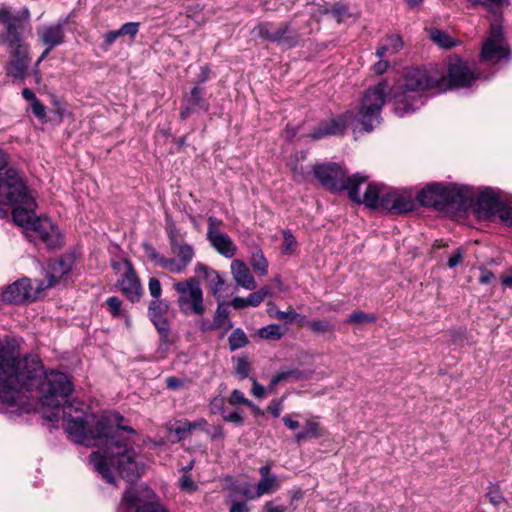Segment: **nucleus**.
Here are the masks:
<instances>
[{
    "label": "nucleus",
    "instance_id": "1",
    "mask_svg": "<svg viewBox=\"0 0 512 512\" xmlns=\"http://www.w3.org/2000/svg\"><path fill=\"white\" fill-rule=\"evenodd\" d=\"M27 358L37 359L39 375L37 383L29 385L28 379H26L27 369H20V373L23 375L21 377L23 385L19 389V396L23 390L39 388L42 405L54 410L51 415L46 416L49 421L58 420L60 407L63 406L64 429L73 442L87 447L105 446L103 453L95 451L90 455V462L108 483H115L111 468L116 469L119 475L128 482L138 479L142 475L144 467L138 461V455L129 439H123L120 435L121 431L134 434L135 430L129 426L112 425L106 417L99 418L94 427H91L84 405L80 402L68 401V396L73 391V385L68 376L59 371H51L44 375L39 357L28 356Z\"/></svg>",
    "mask_w": 512,
    "mask_h": 512
},
{
    "label": "nucleus",
    "instance_id": "2",
    "mask_svg": "<svg viewBox=\"0 0 512 512\" xmlns=\"http://www.w3.org/2000/svg\"><path fill=\"white\" fill-rule=\"evenodd\" d=\"M476 78L475 72L459 57L449 60L447 74L436 65L407 69L403 83L393 93L395 112L402 116L414 111L422 104L420 93L423 91L469 87Z\"/></svg>",
    "mask_w": 512,
    "mask_h": 512
},
{
    "label": "nucleus",
    "instance_id": "3",
    "mask_svg": "<svg viewBox=\"0 0 512 512\" xmlns=\"http://www.w3.org/2000/svg\"><path fill=\"white\" fill-rule=\"evenodd\" d=\"M389 86L382 81L370 88L364 94L359 110L356 114L351 111L322 123L309 136L319 140L327 136L344 134L346 127L356 121L364 130L371 131L381 121V110L388 95Z\"/></svg>",
    "mask_w": 512,
    "mask_h": 512
},
{
    "label": "nucleus",
    "instance_id": "4",
    "mask_svg": "<svg viewBox=\"0 0 512 512\" xmlns=\"http://www.w3.org/2000/svg\"><path fill=\"white\" fill-rule=\"evenodd\" d=\"M27 369L29 385L37 383L39 365L36 358L18 359L7 349L0 348V402L13 406L19 400V389L23 385L20 369Z\"/></svg>",
    "mask_w": 512,
    "mask_h": 512
},
{
    "label": "nucleus",
    "instance_id": "5",
    "mask_svg": "<svg viewBox=\"0 0 512 512\" xmlns=\"http://www.w3.org/2000/svg\"><path fill=\"white\" fill-rule=\"evenodd\" d=\"M418 201L424 206H431L438 210L464 209L471 205L473 193L470 188L440 183L427 185L417 195Z\"/></svg>",
    "mask_w": 512,
    "mask_h": 512
},
{
    "label": "nucleus",
    "instance_id": "6",
    "mask_svg": "<svg viewBox=\"0 0 512 512\" xmlns=\"http://www.w3.org/2000/svg\"><path fill=\"white\" fill-rule=\"evenodd\" d=\"M178 294L177 305L185 316H202L206 312L204 292L197 277H190L174 283Z\"/></svg>",
    "mask_w": 512,
    "mask_h": 512
},
{
    "label": "nucleus",
    "instance_id": "7",
    "mask_svg": "<svg viewBox=\"0 0 512 512\" xmlns=\"http://www.w3.org/2000/svg\"><path fill=\"white\" fill-rule=\"evenodd\" d=\"M0 43L5 45L9 52V60L5 67L7 76L14 81H23L31 63L29 46L24 43V35L16 37L15 40Z\"/></svg>",
    "mask_w": 512,
    "mask_h": 512
},
{
    "label": "nucleus",
    "instance_id": "8",
    "mask_svg": "<svg viewBox=\"0 0 512 512\" xmlns=\"http://www.w3.org/2000/svg\"><path fill=\"white\" fill-rule=\"evenodd\" d=\"M121 508H125L127 512L132 508H136L135 512H168L148 487L139 490L129 487L123 494Z\"/></svg>",
    "mask_w": 512,
    "mask_h": 512
},
{
    "label": "nucleus",
    "instance_id": "9",
    "mask_svg": "<svg viewBox=\"0 0 512 512\" xmlns=\"http://www.w3.org/2000/svg\"><path fill=\"white\" fill-rule=\"evenodd\" d=\"M313 170L321 185L332 192L349 190L352 184L351 177L336 163L315 165Z\"/></svg>",
    "mask_w": 512,
    "mask_h": 512
},
{
    "label": "nucleus",
    "instance_id": "10",
    "mask_svg": "<svg viewBox=\"0 0 512 512\" xmlns=\"http://www.w3.org/2000/svg\"><path fill=\"white\" fill-rule=\"evenodd\" d=\"M368 177L360 173L351 176V186H349L348 197L357 204H364L371 209H379V203L384 184L370 183L367 185L363 194L359 191V185L365 183Z\"/></svg>",
    "mask_w": 512,
    "mask_h": 512
},
{
    "label": "nucleus",
    "instance_id": "11",
    "mask_svg": "<svg viewBox=\"0 0 512 512\" xmlns=\"http://www.w3.org/2000/svg\"><path fill=\"white\" fill-rule=\"evenodd\" d=\"M26 236L31 240H40L50 250L59 249L63 244L58 227L47 217L35 218L27 227Z\"/></svg>",
    "mask_w": 512,
    "mask_h": 512
},
{
    "label": "nucleus",
    "instance_id": "12",
    "mask_svg": "<svg viewBox=\"0 0 512 512\" xmlns=\"http://www.w3.org/2000/svg\"><path fill=\"white\" fill-rule=\"evenodd\" d=\"M23 194V197H19L20 200H15L14 202H0V204L14 207L12 212L13 221L15 222V224L22 227L26 234L27 227L31 225L35 218H37V216L34 213L36 202L34 198L30 195L25 183Z\"/></svg>",
    "mask_w": 512,
    "mask_h": 512
},
{
    "label": "nucleus",
    "instance_id": "13",
    "mask_svg": "<svg viewBox=\"0 0 512 512\" xmlns=\"http://www.w3.org/2000/svg\"><path fill=\"white\" fill-rule=\"evenodd\" d=\"M221 223L215 217L208 218L207 239L219 254L232 258L236 254L237 246L228 234L219 230Z\"/></svg>",
    "mask_w": 512,
    "mask_h": 512
},
{
    "label": "nucleus",
    "instance_id": "14",
    "mask_svg": "<svg viewBox=\"0 0 512 512\" xmlns=\"http://www.w3.org/2000/svg\"><path fill=\"white\" fill-rule=\"evenodd\" d=\"M173 257L167 258L166 270L170 273L180 274L186 271L195 257V250L192 245L182 242L171 246Z\"/></svg>",
    "mask_w": 512,
    "mask_h": 512
},
{
    "label": "nucleus",
    "instance_id": "15",
    "mask_svg": "<svg viewBox=\"0 0 512 512\" xmlns=\"http://www.w3.org/2000/svg\"><path fill=\"white\" fill-rule=\"evenodd\" d=\"M40 284L34 289L28 278H22L9 285L3 293V299L10 303H21L26 300H36L40 292Z\"/></svg>",
    "mask_w": 512,
    "mask_h": 512
},
{
    "label": "nucleus",
    "instance_id": "16",
    "mask_svg": "<svg viewBox=\"0 0 512 512\" xmlns=\"http://www.w3.org/2000/svg\"><path fill=\"white\" fill-rule=\"evenodd\" d=\"M37 35L40 41L46 46V49L37 60L36 67H38L54 47L61 45L64 42V24L57 22L42 26L37 30Z\"/></svg>",
    "mask_w": 512,
    "mask_h": 512
},
{
    "label": "nucleus",
    "instance_id": "17",
    "mask_svg": "<svg viewBox=\"0 0 512 512\" xmlns=\"http://www.w3.org/2000/svg\"><path fill=\"white\" fill-rule=\"evenodd\" d=\"M168 310V303L162 299L152 300L148 308L149 318L165 343L168 342L169 336V325L167 322Z\"/></svg>",
    "mask_w": 512,
    "mask_h": 512
},
{
    "label": "nucleus",
    "instance_id": "18",
    "mask_svg": "<svg viewBox=\"0 0 512 512\" xmlns=\"http://www.w3.org/2000/svg\"><path fill=\"white\" fill-rule=\"evenodd\" d=\"M74 265V257L70 254H65L57 260L50 261L46 271L48 283L40 282V289L45 290L54 286L64 275H66Z\"/></svg>",
    "mask_w": 512,
    "mask_h": 512
},
{
    "label": "nucleus",
    "instance_id": "19",
    "mask_svg": "<svg viewBox=\"0 0 512 512\" xmlns=\"http://www.w3.org/2000/svg\"><path fill=\"white\" fill-rule=\"evenodd\" d=\"M0 23L5 27L4 32L0 34V42L15 40L16 37L24 35V22L8 8L0 9Z\"/></svg>",
    "mask_w": 512,
    "mask_h": 512
},
{
    "label": "nucleus",
    "instance_id": "20",
    "mask_svg": "<svg viewBox=\"0 0 512 512\" xmlns=\"http://www.w3.org/2000/svg\"><path fill=\"white\" fill-rule=\"evenodd\" d=\"M126 271L119 281L121 291L131 302H136L140 299L142 294V287L139 278L137 277L132 264L128 260H124Z\"/></svg>",
    "mask_w": 512,
    "mask_h": 512
},
{
    "label": "nucleus",
    "instance_id": "21",
    "mask_svg": "<svg viewBox=\"0 0 512 512\" xmlns=\"http://www.w3.org/2000/svg\"><path fill=\"white\" fill-rule=\"evenodd\" d=\"M209 103L203 98V91L200 87L195 86L189 95H186L183 100V106L180 111V118L187 119L194 112H207L209 110Z\"/></svg>",
    "mask_w": 512,
    "mask_h": 512
},
{
    "label": "nucleus",
    "instance_id": "22",
    "mask_svg": "<svg viewBox=\"0 0 512 512\" xmlns=\"http://www.w3.org/2000/svg\"><path fill=\"white\" fill-rule=\"evenodd\" d=\"M501 202L498 195L489 188L483 190L477 198V213L481 218L495 216V211Z\"/></svg>",
    "mask_w": 512,
    "mask_h": 512
},
{
    "label": "nucleus",
    "instance_id": "23",
    "mask_svg": "<svg viewBox=\"0 0 512 512\" xmlns=\"http://www.w3.org/2000/svg\"><path fill=\"white\" fill-rule=\"evenodd\" d=\"M231 273L237 285L247 290H254L256 288V281L242 260L235 259L231 262Z\"/></svg>",
    "mask_w": 512,
    "mask_h": 512
},
{
    "label": "nucleus",
    "instance_id": "24",
    "mask_svg": "<svg viewBox=\"0 0 512 512\" xmlns=\"http://www.w3.org/2000/svg\"><path fill=\"white\" fill-rule=\"evenodd\" d=\"M508 55V49L504 43L495 42L493 39H487L481 51L483 61L498 62Z\"/></svg>",
    "mask_w": 512,
    "mask_h": 512
},
{
    "label": "nucleus",
    "instance_id": "25",
    "mask_svg": "<svg viewBox=\"0 0 512 512\" xmlns=\"http://www.w3.org/2000/svg\"><path fill=\"white\" fill-rule=\"evenodd\" d=\"M275 38H278V40H275L274 43L291 48L297 45L300 35L291 23L286 22L277 25V34L275 35Z\"/></svg>",
    "mask_w": 512,
    "mask_h": 512
},
{
    "label": "nucleus",
    "instance_id": "26",
    "mask_svg": "<svg viewBox=\"0 0 512 512\" xmlns=\"http://www.w3.org/2000/svg\"><path fill=\"white\" fill-rule=\"evenodd\" d=\"M324 435L319 423L314 419L306 421L304 428L294 436L296 443L301 444L310 439H318Z\"/></svg>",
    "mask_w": 512,
    "mask_h": 512
},
{
    "label": "nucleus",
    "instance_id": "27",
    "mask_svg": "<svg viewBox=\"0 0 512 512\" xmlns=\"http://www.w3.org/2000/svg\"><path fill=\"white\" fill-rule=\"evenodd\" d=\"M403 46L402 39L397 34L387 36L376 50V55L383 58L387 55L396 54Z\"/></svg>",
    "mask_w": 512,
    "mask_h": 512
},
{
    "label": "nucleus",
    "instance_id": "28",
    "mask_svg": "<svg viewBox=\"0 0 512 512\" xmlns=\"http://www.w3.org/2000/svg\"><path fill=\"white\" fill-rule=\"evenodd\" d=\"M428 36L435 44L444 49H450L457 44L446 32L437 28H430Z\"/></svg>",
    "mask_w": 512,
    "mask_h": 512
},
{
    "label": "nucleus",
    "instance_id": "29",
    "mask_svg": "<svg viewBox=\"0 0 512 512\" xmlns=\"http://www.w3.org/2000/svg\"><path fill=\"white\" fill-rule=\"evenodd\" d=\"M252 33L269 42H275V40H278V38H275V35L277 34V25L269 22L260 23L253 29Z\"/></svg>",
    "mask_w": 512,
    "mask_h": 512
},
{
    "label": "nucleus",
    "instance_id": "30",
    "mask_svg": "<svg viewBox=\"0 0 512 512\" xmlns=\"http://www.w3.org/2000/svg\"><path fill=\"white\" fill-rule=\"evenodd\" d=\"M250 265L254 272L260 276L268 274V261L264 257L262 251L258 250L251 255Z\"/></svg>",
    "mask_w": 512,
    "mask_h": 512
},
{
    "label": "nucleus",
    "instance_id": "31",
    "mask_svg": "<svg viewBox=\"0 0 512 512\" xmlns=\"http://www.w3.org/2000/svg\"><path fill=\"white\" fill-rule=\"evenodd\" d=\"M414 209V201L411 196L406 195L402 192H398L397 197L395 198V203L391 208V211L396 213H407Z\"/></svg>",
    "mask_w": 512,
    "mask_h": 512
},
{
    "label": "nucleus",
    "instance_id": "32",
    "mask_svg": "<svg viewBox=\"0 0 512 512\" xmlns=\"http://www.w3.org/2000/svg\"><path fill=\"white\" fill-rule=\"evenodd\" d=\"M279 483L277 477L261 478L257 484L256 494L252 498H258L264 494H269L278 489Z\"/></svg>",
    "mask_w": 512,
    "mask_h": 512
},
{
    "label": "nucleus",
    "instance_id": "33",
    "mask_svg": "<svg viewBox=\"0 0 512 512\" xmlns=\"http://www.w3.org/2000/svg\"><path fill=\"white\" fill-rule=\"evenodd\" d=\"M232 328V324L229 321V311L223 303H219L215 311L212 328L225 327Z\"/></svg>",
    "mask_w": 512,
    "mask_h": 512
},
{
    "label": "nucleus",
    "instance_id": "34",
    "mask_svg": "<svg viewBox=\"0 0 512 512\" xmlns=\"http://www.w3.org/2000/svg\"><path fill=\"white\" fill-rule=\"evenodd\" d=\"M398 192V190L384 185L379 203V209L391 211V208L395 203V198L397 197Z\"/></svg>",
    "mask_w": 512,
    "mask_h": 512
},
{
    "label": "nucleus",
    "instance_id": "35",
    "mask_svg": "<svg viewBox=\"0 0 512 512\" xmlns=\"http://www.w3.org/2000/svg\"><path fill=\"white\" fill-rule=\"evenodd\" d=\"M143 250L150 261L154 262L156 265L166 270L167 257L158 253L157 250L150 243H144Z\"/></svg>",
    "mask_w": 512,
    "mask_h": 512
},
{
    "label": "nucleus",
    "instance_id": "36",
    "mask_svg": "<svg viewBox=\"0 0 512 512\" xmlns=\"http://www.w3.org/2000/svg\"><path fill=\"white\" fill-rule=\"evenodd\" d=\"M302 378H303L302 372L297 369L282 371L273 376V378L271 379V382H270V386L275 387L282 381H286V380L298 381V380H301Z\"/></svg>",
    "mask_w": 512,
    "mask_h": 512
},
{
    "label": "nucleus",
    "instance_id": "37",
    "mask_svg": "<svg viewBox=\"0 0 512 512\" xmlns=\"http://www.w3.org/2000/svg\"><path fill=\"white\" fill-rule=\"evenodd\" d=\"M284 335V330L278 324H270L259 330V336L267 340H279Z\"/></svg>",
    "mask_w": 512,
    "mask_h": 512
},
{
    "label": "nucleus",
    "instance_id": "38",
    "mask_svg": "<svg viewBox=\"0 0 512 512\" xmlns=\"http://www.w3.org/2000/svg\"><path fill=\"white\" fill-rule=\"evenodd\" d=\"M228 341H229V346H230L231 351L242 348V347L246 346L249 342L246 334L240 328L235 329L231 333Z\"/></svg>",
    "mask_w": 512,
    "mask_h": 512
},
{
    "label": "nucleus",
    "instance_id": "39",
    "mask_svg": "<svg viewBox=\"0 0 512 512\" xmlns=\"http://www.w3.org/2000/svg\"><path fill=\"white\" fill-rule=\"evenodd\" d=\"M205 281L207 282L212 295L216 298L220 297L219 294L225 283L221 275L217 271H214L210 276L206 278Z\"/></svg>",
    "mask_w": 512,
    "mask_h": 512
},
{
    "label": "nucleus",
    "instance_id": "40",
    "mask_svg": "<svg viewBox=\"0 0 512 512\" xmlns=\"http://www.w3.org/2000/svg\"><path fill=\"white\" fill-rule=\"evenodd\" d=\"M374 314L364 313L363 311H354L346 320V323L364 324L375 322Z\"/></svg>",
    "mask_w": 512,
    "mask_h": 512
},
{
    "label": "nucleus",
    "instance_id": "41",
    "mask_svg": "<svg viewBox=\"0 0 512 512\" xmlns=\"http://www.w3.org/2000/svg\"><path fill=\"white\" fill-rule=\"evenodd\" d=\"M307 326L317 334H324L333 330L332 324L328 320H313L307 323Z\"/></svg>",
    "mask_w": 512,
    "mask_h": 512
},
{
    "label": "nucleus",
    "instance_id": "42",
    "mask_svg": "<svg viewBox=\"0 0 512 512\" xmlns=\"http://www.w3.org/2000/svg\"><path fill=\"white\" fill-rule=\"evenodd\" d=\"M228 401L231 405H245L250 408H255V405L247 399L244 394L240 390H233L228 398Z\"/></svg>",
    "mask_w": 512,
    "mask_h": 512
},
{
    "label": "nucleus",
    "instance_id": "43",
    "mask_svg": "<svg viewBox=\"0 0 512 512\" xmlns=\"http://www.w3.org/2000/svg\"><path fill=\"white\" fill-rule=\"evenodd\" d=\"M170 433L175 434V440L180 441L185 438V436L190 432L189 426H188V420L179 421V424L174 426H169Z\"/></svg>",
    "mask_w": 512,
    "mask_h": 512
},
{
    "label": "nucleus",
    "instance_id": "44",
    "mask_svg": "<svg viewBox=\"0 0 512 512\" xmlns=\"http://www.w3.org/2000/svg\"><path fill=\"white\" fill-rule=\"evenodd\" d=\"M235 373L240 379H245L250 373V363L246 357H239L235 364Z\"/></svg>",
    "mask_w": 512,
    "mask_h": 512
},
{
    "label": "nucleus",
    "instance_id": "45",
    "mask_svg": "<svg viewBox=\"0 0 512 512\" xmlns=\"http://www.w3.org/2000/svg\"><path fill=\"white\" fill-rule=\"evenodd\" d=\"M296 248V239L289 230L283 231L282 252L292 254Z\"/></svg>",
    "mask_w": 512,
    "mask_h": 512
},
{
    "label": "nucleus",
    "instance_id": "46",
    "mask_svg": "<svg viewBox=\"0 0 512 512\" xmlns=\"http://www.w3.org/2000/svg\"><path fill=\"white\" fill-rule=\"evenodd\" d=\"M268 294H269V290L266 288H263L259 291L249 294V296L246 298V302H247L248 306L256 307L260 303H262V301Z\"/></svg>",
    "mask_w": 512,
    "mask_h": 512
},
{
    "label": "nucleus",
    "instance_id": "47",
    "mask_svg": "<svg viewBox=\"0 0 512 512\" xmlns=\"http://www.w3.org/2000/svg\"><path fill=\"white\" fill-rule=\"evenodd\" d=\"M495 211V215H497L502 221L511 225L512 224V208L505 205L502 201L499 203V207H497Z\"/></svg>",
    "mask_w": 512,
    "mask_h": 512
},
{
    "label": "nucleus",
    "instance_id": "48",
    "mask_svg": "<svg viewBox=\"0 0 512 512\" xmlns=\"http://www.w3.org/2000/svg\"><path fill=\"white\" fill-rule=\"evenodd\" d=\"M225 398L222 396L214 397L209 403L211 414H223L225 412Z\"/></svg>",
    "mask_w": 512,
    "mask_h": 512
},
{
    "label": "nucleus",
    "instance_id": "49",
    "mask_svg": "<svg viewBox=\"0 0 512 512\" xmlns=\"http://www.w3.org/2000/svg\"><path fill=\"white\" fill-rule=\"evenodd\" d=\"M140 23L139 22H128L123 24L119 30L122 36H129L133 39L138 31H139Z\"/></svg>",
    "mask_w": 512,
    "mask_h": 512
},
{
    "label": "nucleus",
    "instance_id": "50",
    "mask_svg": "<svg viewBox=\"0 0 512 512\" xmlns=\"http://www.w3.org/2000/svg\"><path fill=\"white\" fill-rule=\"evenodd\" d=\"M167 235L169 238L170 247L174 246L175 244L184 242L180 231L173 224L167 227Z\"/></svg>",
    "mask_w": 512,
    "mask_h": 512
},
{
    "label": "nucleus",
    "instance_id": "51",
    "mask_svg": "<svg viewBox=\"0 0 512 512\" xmlns=\"http://www.w3.org/2000/svg\"><path fill=\"white\" fill-rule=\"evenodd\" d=\"M181 490L192 493L197 490L198 486L189 475H183L179 480Z\"/></svg>",
    "mask_w": 512,
    "mask_h": 512
},
{
    "label": "nucleus",
    "instance_id": "52",
    "mask_svg": "<svg viewBox=\"0 0 512 512\" xmlns=\"http://www.w3.org/2000/svg\"><path fill=\"white\" fill-rule=\"evenodd\" d=\"M148 289L150 292V295L154 298V300L160 299L162 288L160 281L155 278L151 277L149 280Z\"/></svg>",
    "mask_w": 512,
    "mask_h": 512
},
{
    "label": "nucleus",
    "instance_id": "53",
    "mask_svg": "<svg viewBox=\"0 0 512 512\" xmlns=\"http://www.w3.org/2000/svg\"><path fill=\"white\" fill-rule=\"evenodd\" d=\"M106 305L113 316L120 315L121 301L117 297H109L106 300Z\"/></svg>",
    "mask_w": 512,
    "mask_h": 512
},
{
    "label": "nucleus",
    "instance_id": "54",
    "mask_svg": "<svg viewBox=\"0 0 512 512\" xmlns=\"http://www.w3.org/2000/svg\"><path fill=\"white\" fill-rule=\"evenodd\" d=\"M474 3L485 6L487 8H499L509 3V0H473Z\"/></svg>",
    "mask_w": 512,
    "mask_h": 512
},
{
    "label": "nucleus",
    "instance_id": "55",
    "mask_svg": "<svg viewBox=\"0 0 512 512\" xmlns=\"http://www.w3.org/2000/svg\"><path fill=\"white\" fill-rule=\"evenodd\" d=\"M31 108H32L33 114L36 117H38L40 119H43L46 117V108L38 99L35 100L33 103H31Z\"/></svg>",
    "mask_w": 512,
    "mask_h": 512
},
{
    "label": "nucleus",
    "instance_id": "56",
    "mask_svg": "<svg viewBox=\"0 0 512 512\" xmlns=\"http://www.w3.org/2000/svg\"><path fill=\"white\" fill-rule=\"evenodd\" d=\"M283 410L282 400H272L267 407V411L270 412L274 417H279Z\"/></svg>",
    "mask_w": 512,
    "mask_h": 512
},
{
    "label": "nucleus",
    "instance_id": "57",
    "mask_svg": "<svg viewBox=\"0 0 512 512\" xmlns=\"http://www.w3.org/2000/svg\"><path fill=\"white\" fill-rule=\"evenodd\" d=\"M299 315L293 311V310H290V311H277L275 313V317L279 320H284L288 323H292Z\"/></svg>",
    "mask_w": 512,
    "mask_h": 512
},
{
    "label": "nucleus",
    "instance_id": "58",
    "mask_svg": "<svg viewBox=\"0 0 512 512\" xmlns=\"http://www.w3.org/2000/svg\"><path fill=\"white\" fill-rule=\"evenodd\" d=\"M194 271L196 274L202 275L204 280H206V278L210 276L215 270L203 263H197L195 265Z\"/></svg>",
    "mask_w": 512,
    "mask_h": 512
},
{
    "label": "nucleus",
    "instance_id": "59",
    "mask_svg": "<svg viewBox=\"0 0 512 512\" xmlns=\"http://www.w3.org/2000/svg\"><path fill=\"white\" fill-rule=\"evenodd\" d=\"M463 253L461 249H457L448 259V266L454 268L462 262Z\"/></svg>",
    "mask_w": 512,
    "mask_h": 512
},
{
    "label": "nucleus",
    "instance_id": "60",
    "mask_svg": "<svg viewBox=\"0 0 512 512\" xmlns=\"http://www.w3.org/2000/svg\"><path fill=\"white\" fill-rule=\"evenodd\" d=\"M224 421L231 422L237 425H240L243 423L244 419L240 412L233 411L229 413L228 415H224L223 417Z\"/></svg>",
    "mask_w": 512,
    "mask_h": 512
},
{
    "label": "nucleus",
    "instance_id": "61",
    "mask_svg": "<svg viewBox=\"0 0 512 512\" xmlns=\"http://www.w3.org/2000/svg\"><path fill=\"white\" fill-rule=\"evenodd\" d=\"M119 37H122L120 30H113L105 33L104 42L107 46L112 45Z\"/></svg>",
    "mask_w": 512,
    "mask_h": 512
},
{
    "label": "nucleus",
    "instance_id": "62",
    "mask_svg": "<svg viewBox=\"0 0 512 512\" xmlns=\"http://www.w3.org/2000/svg\"><path fill=\"white\" fill-rule=\"evenodd\" d=\"M488 39H493L495 42L503 43L502 39V29L497 24L491 25V35Z\"/></svg>",
    "mask_w": 512,
    "mask_h": 512
},
{
    "label": "nucleus",
    "instance_id": "63",
    "mask_svg": "<svg viewBox=\"0 0 512 512\" xmlns=\"http://www.w3.org/2000/svg\"><path fill=\"white\" fill-rule=\"evenodd\" d=\"M207 425H208V423H207L206 419H204V418H199L193 422L188 421V426H189L190 432L192 430H196V429L205 430Z\"/></svg>",
    "mask_w": 512,
    "mask_h": 512
},
{
    "label": "nucleus",
    "instance_id": "64",
    "mask_svg": "<svg viewBox=\"0 0 512 512\" xmlns=\"http://www.w3.org/2000/svg\"><path fill=\"white\" fill-rule=\"evenodd\" d=\"M265 512H285L286 507L282 505H275L274 502L269 501L265 504Z\"/></svg>",
    "mask_w": 512,
    "mask_h": 512
}]
</instances>
